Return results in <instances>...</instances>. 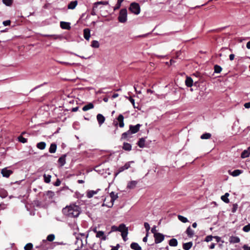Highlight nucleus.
Here are the masks:
<instances>
[{"label": "nucleus", "instance_id": "nucleus-1", "mask_svg": "<svg viewBox=\"0 0 250 250\" xmlns=\"http://www.w3.org/2000/svg\"><path fill=\"white\" fill-rule=\"evenodd\" d=\"M63 211L65 215L68 217H77L80 214V208L78 206L73 204L63 208Z\"/></svg>", "mask_w": 250, "mask_h": 250}, {"label": "nucleus", "instance_id": "nucleus-2", "mask_svg": "<svg viewBox=\"0 0 250 250\" xmlns=\"http://www.w3.org/2000/svg\"><path fill=\"white\" fill-rule=\"evenodd\" d=\"M88 234H85L83 233H80L76 236L77 239L76 243H80V248H82L84 245L87 243V238Z\"/></svg>", "mask_w": 250, "mask_h": 250}, {"label": "nucleus", "instance_id": "nucleus-3", "mask_svg": "<svg viewBox=\"0 0 250 250\" xmlns=\"http://www.w3.org/2000/svg\"><path fill=\"white\" fill-rule=\"evenodd\" d=\"M127 11L126 8L122 9L119 13V15L118 17L119 21L121 23H125L127 19Z\"/></svg>", "mask_w": 250, "mask_h": 250}, {"label": "nucleus", "instance_id": "nucleus-4", "mask_svg": "<svg viewBox=\"0 0 250 250\" xmlns=\"http://www.w3.org/2000/svg\"><path fill=\"white\" fill-rule=\"evenodd\" d=\"M129 10L133 14L137 15L140 13V6L138 3L132 2L130 4Z\"/></svg>", "mask_w": 250, "mask_h": 250}, {"label": "nucleus", "instance_id": "nucleus-5", "mask_svg": "<svg viewBox=\"0 0 250 250\" xmlns=\"http://www.w3.org/2000/svg\"><path fill=\"white\" fill-rule=\"evenodd\" d=\"M125 225L124 224H121L119 227H117L115 225H113L111 226V230L109 232H108V235L110 234L112 232L114 231H120L121 232V231L125 228Z\"/></svg>", "mask_w": 250, "mask_h": 250}, {"label": "nucleus", "instance_id": "nucleus-6", "mask_svg": "<svg viewBox=\"0 0 250 250\" xmlns=\"http://www.w3.org/2000/svg\"><path fill=\"white\" fill-rule=\"evenodd\" d=\"M154 237L155 238V243L156 244H158L162 242L165 238L164 235L161 233H155V235H154Z\"/></svg>", "mask_w": 250, "mask_h": 250}, {"label": "nucleus", "instance_id": "nucleus-7", "mask_svg": "<svg viewBox=\"0 0 250 250\" xmlns=\"http://www.w3.org/2000/svg\"><path fill=\"white\" fill-rule=\"evenodd\" d=\"M13 173V172L12 170L7 169V168L2 169L1 171V173L2 176L6 178H8Z\"/></svg>", "mask_w": 250, "mask_h": 250}, {"label": "nucleus", "instance_id": "nucleus-8", "mask_svg": "<svg viewBox=\"0 0 250 250\" xmlns=\"http://www.w3.org/2000/svg\"><path fill=\"white\" fill-rule=\"evenodd\" d=\"M141 126V125L140 124H137L135 125H129V130L130 131L131 133L132 134H134L137 133L140 129V126Z\"/></svg>", "mask_w": 250, "mask_h": 250}, {"label": "nucleus", "instance_id": "nucleus-9", "mask_svg": "<svg viewBox=\"0 0 250 250\" xmlns=\"http://www.w3.org/2000/svg\"><path fill=\"white\" fill-rule=\"evenodd\" d=\"M128 230V228L125 226L121 232L122 237L124 241H126L127 240Z\"/></svg>", "mask_w": 250, "mask_h": 250}, {"label": "nucleus", "instance_id": "nucleus-10", "mask_svg": "<svg viewBox=\"0 0 250 250\" xmlns=\"http://www.w3.org/2000/svg\"><path fill=\"white\" fill-rule=\"evenodd\" d=\"M97 120L100 126H101L105 121L104 117L101 114H98L97 115Z\"/></svg>", "mask_w": 250, "mask_h": 250}, {"label": "nucleus", "instance_id": "nucleus-11", "mask_svg": "<svg viewBox=\"0 0 250 250\" xmlns=\"http://www.w3.org/2000/svg\"><path fill=\"white\" fill-rule=\"evenodd\" d=\"M229 173L230 175H232L233 177H236L239 176L240 174L243 173V170L240 169H235L233 171H231L230 170L229 171Z\"/></svg>", "mask_w": 250, "mask_h": 250}, {"label": "nucleus", "instance_id": "nucleus-12", "mask_svg": "<svg viewBox=\"0 0 250 250\" xmlns=\"http://www.w3.org/2000/svg\"><path fill=\"white\" fill-rule=\"evenodd\" d=\"M99 190H100V189H97L96 190H88L86 192V197L88 198H90L92 197L94 195L96 194Z\"/></svg>", "mask_w": 250, "mask_h": 250}, {"label": "nucleus", "instance_id": "nucleus-13", "mask_svg": "<svg viewBox=\"0 0 250 250\" xmlns=\"http://www.w3.org/2000/svg\"><path fill=\"white\" fill-rule=\"evenodd\" d=\"M96 237L100 238L102 240L104 241L107 239V237L104 235V232L103 231H98L97 232Z\"/></svg>", "mask_w": 250, "mask_h": 250}, {"label": "nucleus", "instance_id": "nucleus-14", "mask_svg": "<svg viewBox=\"0 0 250 250\" xmlns=\"http://www.w3.org/2000/svg\"><path fill=\"white\" fill-rule=\"evenodd\" d=\"M110 197L111 198V207L113 206L114 201L118 198L117 193H115L114 192L112 191L110 193Z\"/></svg>", "mask_w": 250, "mask_h": 250}, {"label": "nucleus", "instance_id": "nucleus-15", "mask_svg": "<svg viewBox=\"0 0 250 250\" xmlns=\"http://www.w3.org/2000/svg\"><path fill=\"white\" fill-rule=\"evenodd\" d=\"M83 37L86 40L88 41L90 37V30L89 28L83 30Z\"/></svg>", "mask_w": 250, "mask_h": 250}, {"label": "nucleus", "instance_id": "nucleus-16", "mask_svg": "<svg viewBox=\"0 0 250 250\" xmlns=\"http://www.w3.org/2000/svg\"><path fill=\"white\" fill-rule=\"evenodd\" d=\"M137 183L138 182L137 181H130L128 183L126 188L128 189H133L136 187Z\"/></svg>", "mask_w": 250, "mask_h": 250}, {"label": "nucleus", "instance_id": "nucleus-17", "mask_svg": "<svg viewBox=\"0 0 250 250\" xmlns=\"http://www.w3.org/2000/svg\"><path fill=\"white\" fill-rule=\"evenodd\" d=\"M124 117L122 114H120L117 118V120L119 123V126L120 127H123L124 126Z\"/></svg>", "mask_w": 250, "mask_h": 250}, {"label": "nucleus", "instance_id": "nucleus-18", "mask_svg": "<svg viewBox=\"0 0 250 250\" xmlns=\"http://www.w3.org/2000/svg\"><path fill=\"white\" fill-rule=\"evenodd\" d=\"M240 238L237 236H231L229 238V242L230 243H238L240 242Z\"/></svg>", "mask_w": 250, "mask_h": 250}, {"label": "nucleus", "instance_id": "nucleus-19", "mask_svg": "<svg viewBox=\"0 0 250 250\" xmlns=\"http://www.w3.org/2000/svg\"><path fill=\"white\" fill-rule=\"evenodd\" d=\"M186 85L189 87H190L193 85V80L190 77H187L185 81Z\"/></svg>", "mask_w": 250, "mask_h": 250}, {"label": "nucleus", "instance_id": "nucleus-20", "mask_svg": "<svg viewBox=\"0 0 250 250\" xmlns=\"http://www.w3.org/2000/svg\"><path fill=\"white\" fill-rule=\"evenodd\" d=\"M78 4L77 0H74L71 1L68 5L67 9H74Z\"/></svg>", "mask_w": 250, "mask_h": 250}, {"label": "nucleus", "instance_id": "nucleus-21", "mask_svg": "<svg viewBox=\"0 0 250 250\" xmlns=\"http://www.w3.org/2000/svg\"><path fill=\"white\" fill-rule=\"evenodd\" d=\"M94 107V105L92 103H89L85 105L83 107V110L84 111H87L89 109H92Z\"/></svg>", "mask_w": 250, "mask_h": 250}, {"label": "nucleus", "instance_id": "nucleus-22", "mask_svg": "<svg viewBox=\"0 0 250 250\" xmlns=\"http://www.w3.org/2000/svg\"><path fill=\"white\" fill-rule=\"evenodd\" d=\"M130 248L134 250H141V247L138 243L135 242H133L131 244Z\"/></svg>", "mask_w": 250, "mask_h": 250}, {"label": "nucleus", "instance_id": "nucleus-23", "mask_svg": "<svg viewBox=\"0 0 250 250\" xmlns=\"http://www.w3.org/2000/svg\"><path fill=\"white\" fill-rule=\"evenodd\" d=\"M193 243L192 242L186 243L183 244V248L185 250H189L192 246Z\"/></svg>", "mask_w": 250, "mask_h": 250}, {"label": "nucleus", "instance_id": "nucleus-24", "mask_svg": "<svg viewBox=\"0 0 250 250\" xmlns=\"http://www.w3.org/2000/svg\"><path fill=\"white\" fill-rule=\"evenodd\" d=\"M123 148L125 150L130 151L131 150L132 146L129 143H124L123 144Z\"/></svg>", "mask_w": 250, "mask_h": 250}, {"label": "nucleus", "instance_id": "nucleus-25", "mask_svg": "<svg viewBox=\"0 0 250 250\" xmlns=\"http://www.w3.org/2000/svg\"><path fill=\"white\" fill-rule=\"evenodd\" d=\"M132 134L129 129L125 132H124L122 134L121 139H125L127 138L130 137V136Z\"/></svg>", "mask_w": 250, "mask_h": 250}, {"label": "nucleus", "instance_id": "nucleus-26", "mask_svg": "<svg viewBox=\"0 0 250 250\" xmlns=\"http://www.w3.org/2000/svg\"><path fill=\"white\" fill-rule=\"evenodd\" d=\"M186 232L187 234V235L190 237H192L194 234V231L190 228V226H189L187 229Z\"/></svg>", "mask_w": 250, "mask_h": 250}, {"label": "nucleus", "instance_id": "nucleus-27", "mask_svg": "<svg viewBox=\"0 0 250 250\" xmlns=\"http://www.w3.org/2000/svg\"><path fill=\"white\" fill-rule=\"evenodd\" d=\"M229 196V193H226L225 195L221 196V199L226 203H229V202L228 197Z\"/></svg>", "mask_w": 250, "mask_h": 250}, {"label": "nucleus", "instance_id": "nucleus-28", "mask_svg": "<svg viewBox=\"0 0 250 250\" xmlns=\"http://www.w3.org/2000/svg\"><path fill=\"white\" fill-rule=\"evenodd\" d=\"M25 134V132H23L21 135L18 137V141L22 143H25L27 142V139L24 138L22 135Z\"/></svg>", "mask_w": 250, "mask_h": 250}, {"label": "nucleus", "instance_id": "nucleus-29", "mask_svg": "<svg viewBox=\"0 0 250 250\" xmlns=\"http://www.w3.org/2000/svg\"><path fill=\"white\" fill-rule=\"evenodd\" d=\"M46 144L45 142H41L37 144V147L38 148L43 150L45 148Z\"/></svg>", "mask_w": 250, "mask_h": 250}, {"label": "nucleus", "instance_id": "nucleus-30", "mask_svg": "<svg viewBox=\"0 0 250 250\" xmlns=\"http://www.w3.org/2000/svg\"><path fill=\"white\" fill-rule=\"evenodd\" d=\"M169 245L170 246H172V247L177 246L178 245V242H177V239H176L175 238H172V239H170L169 241Z\"/></svg>", "mask_w": 250, "mask_h": 250}, {"label": "nucleus", "instance_id": "nucleus-31", "mask_svg": "<svg viewBox=\"0 0 250 250\" xmlns=\"http://www.w3.org/2000/svg\"><path fill=\"white\" fill-rule=\"evenodd\" d=\"M57 148V146L55 144H51L49 149V151L51 153L55 152Z\"/></svg>", "mask_w": 250, "mask_h": 250}, {"label": "nucleus", "instance_id": "nucleus-32", "mask_svg": "<svg viewBox=\"0 0 250 250\" xmlns=\"http://www.w3.org/2000/svg\"><path fill=\"white\" fill-rule=\"evenodd\" d=\"M145 139L143 138H142L139 139V141L138 142L137 144L140 147L143 148L145 146Z\"/></svg>", "mask_w": 250, "mask_h": 250}, {"label": "nucleus", "instance_id": "nucleus-33", "mask_svg": "<svg viewBox=\"0 0 250 250\" xmlns=\"http://www.w3.org/2000/svg\"><path fill=\"white\" fill-rule=\"evenodd\" d=\"M211 136V135L209 133H205L204 134H203L200 138L201 139H209Z\"/></svg>", "mask_w": 250, "mask_h": 250}, {"label": "nucleus", "instance_id": "nucleus-34", "mask_svg": "<svg viewBox=\"0 0 250 250\" xmlns=\"http://www.w3.org/2000/svg\"><path fill=\"white\" fill-rule=\"evenodd\" d=\"M214 73H220L222 71V67L218 65H215L214 66Z\"/></svg>", "mask_w": 250, "mask_h": 250}, {"label": "nucleus", "instance_id": "nucleus-35", "mask_svg": "<svg viewBox=\"0 0 250 250\" xmlns=\"http://www.w3.org/2000/svg\"><path fill=\"white\" fill-rule=\"evenodd\" d=\"M178 218L180 221H181L182 222L184 223H187L188 221V219L186 217H185L183 216H182L181 215H178Z\"/></svg>", "mask_w": 250, "mask_h": 250}, {"label": "nucleus", "instance_id": "nucleus-36", "mask_svg": "<svg viewBox=\"0 0 250 250\" xmlns=\"http://www.w3.org/2000/svg\"><path fill=\"white\" fill-rule=\"evenodd\" d=\"M108 4V1H97L94 3V7H97L98 5L103 4V5H107Z\"/></svg>", "mask_w": 250, "mask_h": 250}, {"label": "nucleus", "instance_id": "nucleus-37", "mask_svg": "<svg viewBox=\"0 0 250 250\" xmlns=\"http://www.w3.org/2000/svg\"><path fill=\"white\" fill-rule=\"evenodd\" d=\"M51 175H46V174H44L43 175V178H44V181L46 183H50V179H51Z\"/></svg>", "mask_w": 250, "mask_h": 250}, {"label": "nucleus", "instance_id": "nucleus-38", "mask_svg": "<svg viewBox=\"0 0 250 250\" xmlns=\"http://www.w3.org/2000/svg\"><path fill=\"white\" fill-rule=\"evenodd\" d=\"M250 155L249 154V153L248 152V150H244L242 153H241V157L242 158H247L248 157H249Z\"/></svg>", "mask_w": 250, "mask_h": 250}, {"label": "nucleus", "instance_id": "nucleus-39", "mask_svg": "<svg viewBox=\"0 0 250 250\" xmlns=\"http://www.w3.org/2000/svg\"><path fill=\"white\" fill-rule=\"evenodd\" d=\"M33 244L31 243H27L24 246V250H31L33 249Z\"/></svg>", "mask_w": 250, "mask_h": 250}, {"label": "nucleus", "instance_id": "nucleus-40", "mask_svg": "<svg viewBox=\"0 0 250 250\" xmlns=\"http://www.w3.org/2000/svg\"><path fill=\"white\" fill-rule=\"evenodd\" d=\"M70 28V23L63 21V29L69 30Z\"/></svg>", "mask_w": 250, "mask_h": 250}, {"label": "nucleus", "instance_id": "nucleus-41", "mask_svg": "<svg viewBox=\"0 0 250 250\" xmlns=\"http://www.w3.org/2000/svg\"><path fill=\"white\" fill-rule=\"evenodd\" d=\"M99 45V43L97 41H93L91 43V46L94 48H98Z\"/></svg>", "mask_w": 250, "mask_h": 250}, {"label": "nucleus", "instance_id": "nucleus-42", "mask_svg": "<svg viewBox=\"0 0 250 250\" xmlns=\"http://www.w3.org/2000/svg\"><path fill=\"white\" fill-rule=\"evenodd\" d=\"M125 170H126V168H125L124 166L120 167L118 170V171L115 173V177H116L120 173L123 172Z\"/></svg>", "mask_w": 250, "mask_h": 250}, {"label": "nucleus", "instance_id": "nucleus-43", "mask_svg": "<svg viewBox=\"0 0 250 250\" xmlns=\"http://www.w3.org/2000/svg\"><path fill=\"white\" fill-rule=\"evenodd\" d=\"M101 165H99V166H96L95 168H94V170L99 172V174H104V169H103L102 170L101 169H100V167H101Z\"/></svg>", "mask_w": 250, "mask_h": 250}, {"label": "nucleus", "instance_id": "nucleus-44", "mask_svg": "<svg viewBox=\"0 0 250 250\" xmlns=\"http://www.w3.org/2000/svg\"><path fill=\"white\" fill-rule=\"evenodd\" d=\"M55 239V235L53 234H49L47 237V240L49 242L53 241Z\"/></svg>", "mask_w": 250, "mask_h": 250}, {"label": "nucleus", "instance_id": "nucleus-45", "mask_svg": "<svg viewBox=\"0 0 250 250\" xmlns=\"http://www.w3.org/2000/svg\"><path fill=\"white\" fill-rule=\"evenodd\" d=\"M2 2L7 6H10L13 2V0H2Z\"/></svg>", "mask_w": 250, "mask_h": 250}, {"label": "nucleus", "instance_id": "nucleus-46", "mask_svg": "<svg viewBox=\"0 0 250 250\" xmlns=\"http://www.w3.org/2000/svg\"><path fill=\"white\" fill-rule=\"evenodd\" d=\"M243 230L245 232H249L250 231V224L245 226L243 228Z\"/></svg>", "mask_w": 250, "mask_h": 250}, {"label": "nucleus", "instance_id": "nucleus-47", "mask_svg": "<svg viewBox=\"0 0 250 250\" xmlns=\"http://www.w3.org/2000/svg\"><path fill=\"white\" fill-rule=\"evenodd\" d=\"M144 227L146 229V233H148V231L150 229V226H149V225L148 223L147 222H145L144 223Z\"/></svg>", "mask_w": 250, "mask_h": 250}, {"label": "nucleus", "instance_id": "nucleus-48", "mask_svg": "<svg viewBox=\"0 0 250 250\" xmlns=\"http://www.w3.org/2000/svg\"><path fill=\"white\" fill-rule=\"evenodd\" d=\"M213 238V236H212V235H208V236H206V237L205 238V241H206L207 242H210L212 240Z\"/></svg>", "mask_w": 250, "mask_h": 250}, {"label": "nucleus", "instance_id": "nucleus-49", "mask_svg": "<svg viewBox=\"0 0 250 250\" xmlns=\"http://www.w3.org/2000/svg\"><path fill=\"white\" fill-rule=\"evenodd\" d=\"M237 208H238V206L236 204H233V207H232V210H231L232 212H233V213L235 212L237 209Z\"/></svg>", "mask_w": 250, "mask_h": 250}, {"label": "nucleus", "instance_id": "nucleus-50", "mask_svg": "<svg viewBox=\"0 0 250 250\" xmlns=\"http://www.w3.org/2000/svg\"><path fill=\"white\" fill-rule=\"evenodd\" d=\"M133 163V161H131L125 163V165L124 166L125 168H126V169H127L129 167H130V163Z\"/></svg>", "mask_w": 250, "mask_h": 250}, {"label": "nucleus", "instance_id": "nucleus-51", "mask_svg": "<svg viewBox=\"0 0 250 250\" xmlns=\"http://www.w3.org/2000/svg\"><path fill=\"white\" fill-rule=\"evenodd\" d=\"M11 23V21L10 20L5 21L3 22V24L4 26L9 25Z\"/></svg>", "mask_w": 250, "mask_h": 250}, {"label": "nucleus", "instance_id": "nucleus-52", "mask_svg": "<svg viewBox=\"0 0 250 250\" xmlns=\"http://www.w3.org/2000/svg\"><path fill=\"white\" fill-rule=\"evenodd\" d=\"M129 100L131 102V103L132 104V105H133L134 107V108H136V107L135 105V100H134V99H133L131 97H130Z\"/></svg>", "mask_w": 250, "mask_h": 250}, {"label": "nucleus", "instance_id": "nucleus-53", "mask_svg": "<svg viewBox=\"0 0 250 250\" xmlns=\"http://www.w3.org/2000/svg\"><path fill=\"white\" fill-rule=\"evenodd\" d=\"M121 6V4H119L117 2L115 6L114 7L113 10L114 11H116V10L119 9Z\"/></svg>", "mask_w": 250, "mask_h": 250}, {"label": "nucleus", "instance_id": "nucleus-54", "mask_svg": "<svg viewBox=\"0 0 250 250\" xmlns=\"http://www.w3.org/2000/svg\"><path fill=\"white\" fill-rule=\"evenodd\" d=\"M61 181L59 179H58L57 180V181H56V182L54 183V185L55 186H59L61 185Z\"/></svg>", "mask_w": 250, "mask_h": 250}, {"label": "nucleus", "instance_id": "nucleus-55", "mask_svg": "<svg viewBox=\"0 0 250 250\" xmlns=\"http://www.w3.org/2000/svg\"><path fill=\"white\" fill-rule=\"evenodd\" d=\"M152 233H153L154 234V235H155V233H157L158 232H156V227L155 226H154L152 229H151V230Z\"/></svg>", "mask_w": 250, "mask_h": 250}, {"label": "nucleus", "instance_id": "nucleus-56", "mask_svg": "<svg viewBox=\"0 0 250 250\" xmlns=\"http://www.w3.org/2000/svg\"><path fill=\"white\" fill-rule=\"evenodd\" d=\"M244 250H250V246H248L247 245H244L243 246Z\"/></svg>", "mask_w": 250, "mask_h": 250}, {"label": "nucleus", "instance_id": "nucleus-57", "mask_svg": "<svg viewBox=\"0 0 250 250\" xmlns=\"http://www.w3.org/2000/svg\"><path fill=\"white\" fill-rule=\"evenodd\" d=\"M58 162L60 163L61 166H62V156H61L58 160Z\"/></svg>", "mask_w": 250, "mask_h": 250}, {"label": "nucleus", "instance_id": "nucleus-58", "mask_svg": "<svg viewBox=\"0 0 250 250\" xmlns=\"http://www.w3.org/2000/svg\"><path fill=\"white\" fill-rule=\"evenodd\" d=\"M244 107L246 108H250V102L246 103L244 105Z\"/></svg>", "mask_w": 250, "mask_h": 250}, {"label": "nucleus", "instance_id": "nucleus-59", "mask_svg": "<svg viewBox=\"0 0 250 250\" xmlns=\"http://www.w3.org/2000/svg\"><path fill=\"white\" fill-rule=\"evenodd\" d=\"M235 55L233 54H231L229 56V59L230 61H232L234 59Z\"/></svg>", "mask_w": 250, "mask_h": 250}, {"label": "nucleus", "instance_id": "nucleus-60", "mask_svg": "<svg viewBox=\"0 0 250 250\" xmlns=\"http://www.w3.org/2000/svg\"><path fill=\"white\" fill-rule=\"evenodd\" d=\"M148 235V233H146V236L144 237L143 239V242H147Z\"/></svg>", "mask_w": 250, "mask_h": 250}, {"label": "nucleus", "instance_id": "nucleus-61", "mask_svg": "<svg viewBox=\"0 0 250 250\" xmlns=\"http://www.w3.org/2000/svg\"><path fill=\"white\" fill-rule=\"evenodd\" d=\"M213 238L216 239L217 242H219L221 240V237H220L219 236H214Z\"/></svg>", "mask_w": 250, "mask_h": 250}, {"label": "nucleus", "instance_id": "nucleus-62", "mask_svg": "<svg viewBox=\"0 0 250 250\" xmlns=\"http://www.w3.org/2000/svg\"><path fill=\"white\" fill-rule=\"evenodd\" d=\"M79 109V107L77 106V107H74L72 109L71 111L72 112H76Z\"/></svg>", "mask_w": 250, "mask_h": 250}, {"label": "nucleus", "instance_id": "nucleus-63", "mask_svg": "<svg viewBox=\"0 0 250 250\" xmlns=\"http://www.w3.org/2000/svg\"><path fill=\"white\" fill-rule=\"evenodd\" d=\"M215 246V244H214V243H212V244L210 245V246H209V248H210V249H214V248Z\"/></svg>", "mask_w": 250, "mask_h": 250}, {"label": "nucleus", "instance_id": "nucleus-64", "mask_svg": "<svg viewBox=\"0 0 250 250\" xmlns=\"http://www.w3.org/2000/svg\"><path fill=\"white\" fill-rule=\"evenodd\" d=\"M246 47H247V48L250 49V41L248 42L247 43Z\"/></svg>", "mask_w": 250, "mask_h": 250}]
</instances>
